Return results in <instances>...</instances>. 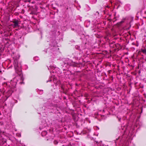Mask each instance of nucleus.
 Wrapping results in <instances>:
<instances>
[{
    "instance_id": "nucleus-3",
    "label": "nucleus",
    "mask_w": 146,
    "mask_h": 146,
    "mask_svg": "<svg viewBox=\"0 0 146 146\" xmlns=\"http://www.w3.org/2000/svg\"><path fill=\"white\" fill-rule=\"evenodd\" d=\"M13 91L12 89H11L9 90L7 92V93L8 94L9 96L12 94V93Z\"/></svg>"
},
{
    "instance_id": "nucleus-7",
    "label": "nucleus",
    "mask_w": 146,
    "mask_h": 146,
    "mask_svg": "<svg viewBox=\"0 0 146 146\" xmlns=\"http://www.w3.org/2000/svg\"><path fill=\"white\" fill-rule=\"evenodd\" d=\"M111 71V70H109L108 71V72L109 73H110V72Z\"/></svg>"
},
{
    "instance_id": "nucleus-4",
    "label": "nucleus",
    "mask_w": 146,
    "mask_h": 146,
    "mask_svg": "<svg viewBox=\"0 0 146 146\" xmlns=\"http://www.w3.org/2000/svg\"><path fill=\"white\" fill-rule=\"evenodd\" d=\"M141 51L143 54L146 55V48H144V49H141Z\"/></svg>"
},
{
    "instance_id": "nucleus-6",
    "label": "nucleus",
    "mask_w": 146,
    "mask_h": 146,
    "mask_svg": "<svg viewBox=\"0 0 146 146\" xmlns=\"http://www.w3.org/2000/svg\"><path fill=\"white\" fill-rule=\"evenodd\" d=\"M54 144L56 145L58 143V142L56 140H54Z\"/></svg>"
},
{
    "instance_id": "nucleus-5",
    "label": "nucleus",
    "mask_w": 146,
    "mask_h": 146,
    "mask_svg": "<svg viewBox=\"0 0 146 146\" xmlns=\"http://www.w3.org/2000/svg\"><path fill=\"white\" fill-rule=\"evenodd\" d=\"M47 134V132L46 131H42V135H46Z\"/></svg>"
},
{
    "instance_id": "nucleus-9",
    "label": "nucleus",
    "mask_w": 146,
    "mask_h": 146,
    "mask_svg": "<svg viewBox=\"0 0 146 146\" xmlns=\"http://www.w3.org/2000/svg\"><path fill=\"white\" fill-rule=\"evenodd\" d=\"M31 14H33L32 13H31Z\"/></svg>"
},
{
    "instance_id": "nucleus-2",
    "label": "nucleus",
    "mask_w": 146,
    "mask_h": 146,
    "mask_svg": "<svg viewBox=\"0 0 146 146\" xmlns=\"http://www.w3.org/2000/svg\"><path fill=\"white\" fill-rule=\"evenodd\" d=\"M12 23H14L13 27L15 28H18L19 27V24L20 23V21L16 19H13L12 21Z\"/></svg>"
},
{
    "instance_id": "nucleus-1",
    "label": "nucleus",
    "mask_w": 146,
    "mask_h": 146,
    "mask_svg": "<svg viewBox=\"0 0 146 146\" xmlns=\"http://www.w3.org/2000/svg\"><path fill=\"white\" fill-rule=\"evenodd\" d=\"M14 64L16 73L18 75L20 76L21 79H22L23 74L21 69V64L19 63L17 60H15Z\"/></svg>"
},
{
    "instance_id": "nucleus-10",
    "label": "nucleus",
    "mask_w": 146,
    "mask_h": 146,
    "mask_svg": "<svg viewBox=\"0 0 146 146\" xmlns=\"http://www.w3.org/2000/svg\"><path fill=\"white\" fill-rule=\"evenodd\" d=\"M121 23H123V21H121Z\"/></svg>"
},
{
    "instance_id": "nucleus-8",
    "label": "nucleus",
    "mask_w": 146,
    "mask_h": 146,
    "mask_svg": "<svg viewBox=\"0 0 146 146\" xmlns=\"http://www.w3.org/2000/svg\"><path fill=\"white\" fill-rule=\"evenodd\" d=\"M20 83H21V84H22V83H23V82H21Z\"/></svg>"
}]
</instances>
